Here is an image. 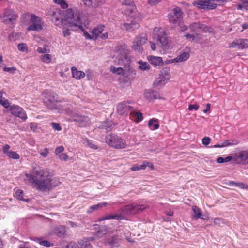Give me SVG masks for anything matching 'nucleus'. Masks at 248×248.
Here are the masks:
<instances>
[{
	"mask_svg": "<svg viewBox=\"0 0 248 248\" xmlns=\"http://www.w3.org/2000/svg\"><path fill=\"white\" fill-rule=\"evenodd\" d=\"M6 155L11 158L14 159H18L20 158V156L16 152L10 151V152L7 153Z\"/></svg>",
	"mask_w": 248,
	"mask_h": 248,
	"instance_id": "obj_43",
	"label": "nucleus"
},
{
	"mask_svg": "<svg viewBox=\"0 0 248 248\" xmlns=\"http://www.w3.org/2000/svg\"><path fill=\"white\" fill-rule=\"evenodd\" d=\"M76 248H93L92 245L87 239L81 240L76 243Z\"/></svg>",
	"mask_w": 248,
	"mask_h": 248,
	"instance_id": "obj_28",
	"label": "nucleus"
},
{
	"mask_svg": "<svg viewBox=\"0 0 248 248\" xmlns=\"http://www.w3.org/2000/svg\"><path fill=\"white\" fill-rule=\"evenodd\" d=\"M241 3L237 5V9L242 10L245 9L246 10H248V0H238Z\"/></svg>",
	"mask_w": 248,
	"mask_h": 248,
	"instance_id": "obj_36",
	"label": "nucleus"
},
{
	"mask_svg": "<svg viewBox=\"0 0 248 248\" xmlns=\"http://www.w3.org/2000/svg\"><path fill=\"white\" fill-rule=\"evenodd\" d=\"M144 96L148 101L151 102L154 99L159 98V93L155 91L150 90H145L144 92Z\"/></svg>",
	"mask_w": 248,
	"mask_h": 248,
	"instance_id": "obj_20",
	"label": "nucleus"
},
{
	"mask_svg": "<svg viewBox=\"0 0 248 248\" xmlns=\"http://www.w3.org/2000/svg\"><path fill=\"white\" fill-rule=\"evenodd\" d=\"M132 108L129 105V103L125 102L120 103L117 107V112L120 115H127L131 112Z\"/></svg>",
	"mask_w": 248,
	"mask_h": 248,
	"instance_id": "obj_19",
	"label": "nucleus"
},
{
	"mask_svg": "<svg viewBox=\"0 0 248 248\" xmlns=\"http://www.w3.org/2000/svg\"><path fill=\"white\" fill-rule=\"evenodd\" d=\"M138 69L141 71H148L151 69L150 64L146 62L140 60L137 62Z\"/></svg>",
	"mask_w": 248,
	"mask_h": 248,
	"instance_id": "obj_27",
	"label": "nucleus"
},
{
	"mask_svg": "<svg viewBox=\"0 0 248 248\" xmlns=\"http://www.w3.org/2000/svg\"><path fill=\"white\" fill-rule=\"evenodd\" d=\"M221 144L223 146V147H226L227 146H230V145H231L235 144H236V143H232L231 141V140H226V141H224L223 142H222Z\"/></svg>",
	"mask_w": 248,
	"mask_h": 248,
	"instance_id": "obj_59",
	"label": "nucleus"
},
{
	"mask_svg": "<svg viewBox=\"0 0 248 248\" xmlns=\"http://www.w3.org/2000/svg\"><path fill=\"white\" fill-rule=\"evenodd\" d=\"M147 60L149 62L155 67L159 66L163 64V60L161 57L149 55L147 57Z\"/></svg>",
	"mask_w": 248,
	"mask_h": 248,
	"instance_id": "obj_22",
	"label": "nucleus"
},
{
	"mask_svg": "<svg viewBox=\"0 0 248 248\" xmlns=\"http://www.w3.org/2000/svg\"><path fill=\"white\" fill-rule=\"evenodd\" d=\"M10 110L11 113L15 116L18 117L25 121L27 119V116L24 109L19 106L12 105L10 107Z\"/></svg>",
	"mask_w": 248,
	"mask_h": 248,
	"instance_id": "obj_15",
	"label": "nucleus"
},
{
	"mask_svg": "<svg viewBox=\"0 0 248 248\" xmlns=\"http://www.w3.org/2000/svg\"><path fill=\"white\" fill-rule=\"evenodd\" d=\"M235 161L239 164H244L248 163V153L246 151H242L235 156Z\"/></svg>",
	"mask_w": 248,
	"mask_h": 248,
	"instance_id": "obj_21",
	"label": "nucleus"
},
{
	"mask_svg": "<svg viewBox=\"0 0 248 248\" xmlns=\"http://www.w3.org/2000/svg\"><path fill=\"white\" fill-rule=\"evenodd\" d=\"M192 211L194 213L193 217L195 219H198L202 217V212L199 207L196 206H193Z\"/></svg>",
	"mask_w": 248,
	"mask_h": 248,
	"instance_id": "obj_35",
	"label": "nucleus"
},
{
	"mask_svg": "<svg viewBox=\"0 0 248 248\" xmlns=\"http://www.w3.org/2000/svg\"><path fill=\"white\" fill-rule=\"evenodd\" d=\"M37 51L40 54H46L50 52L49 46L47 45H44L43 47H38Z\"/></svg>",
	"mask_w": 248,
	"mask_h": 248,
	"instance_id": "obj_37",
	"label": "nucleus"
},
{
	"mask_svg": "<svg viewBox=\"0 0 248 248\" xmlns=\"http://www.w3.org/2000/svg\"><path fill=\"white\" fill-rule=\"evenodd\" d=\"M17 16V15L14 11L7 10L3 16V21L6 24H12L13 21L15 20Z\"/></svg>",
	"mask_w": 248,
	"mask_h": 248,
	"instance_id": "obj_17",
	"label": "nucleus"
},
{
	"mask_svg": "<svg viewBox=\"0 0 248 248\" xmlns=\"http://www.w3.org/2000/svg\"><path fill=\"white\" fill-rule=\"evenodd\" d=\"M147 207L148 206L146 205H140L136 203L125 205L121 209L123 214H116L114 215H107L99 219L98 221H100L104 220L112 219L116 220L123 219L124 218V215L135 214L138 212H140L144 209H146Z\"/></svg>",
	"mask_w": 248,
	"mask_h": 248,
	"instance_id": "obj_4",
	"label": "nucleus"
},
{
	"mask_svg": "<svg viewBox=\"0 0 248 248\" xmlns=\"http://www.w3.org/2000/svg\"><path fill=\"white\" fill-rule=\"evenodd\" d=\"M106 142L110 146L116 149H123L126 147L125 140L115 135H108L105 138Z\"/></svg>",
	"mask_w": 248,
	"mask_h": 248,
	"instance_id": "obj_10",
	"label": "nucleus"
},
{
	"mask_svg": "<svg viewBox=\"0 0 248 248\" xmlns=\"http://www.w3.org/2000/svg\"><path fill=\"white\" fill-rule=\"evenodd\" d=\"M51 124L54 129L58 131H60L62 130V127L59 123L53 122Z\"/></svg>",
	"mask_w": 248,
	"mask_h": 248,
	"instance_id": "obj_56",
	"label": "nucleus"
},
{
	"mask_svg": "<svg viewBox=\"0 0 248 248\" xmlns=\"http://www.w3.org/2000/svg\"><path fill=\"white\" fill-rule=\"evenodd\" d=\"M189 57V54L188 52H184L176 57L175 60L177 63L185 61L187 60Z\"/></svg>",
	"mask_w": 248,
	"mask_h": 248,
	"instance_id": "obj_32",
	"label": "nucleus"
},
{
	"mask_svg": "<svg viewBox=\"0 0 248 248\" xmlns=\"http://www.w3.org/2000/svg\"><path fill=\"white\" fill-rule=\"evenodd\" d=\"M122 13L128 16H131L136 11V7L132 0H124L122 3Z\"/></svg>",
	"mask_w": 248,
	"mask_h": 248,
	"instance_id": "obj_12",
	"label": "nucleus"
},
{
	"mask_svg": "<svg viewBox=\"0 0 248 248\" xmlns=\"http://www.w3.org/2000/svg\"><path fill=\"white\" fill-rule=\"evenodd\" d=\"M47 15L50 16L55 25L62 29L63 35L65 37L69 36L71 31L83 30V24L79 15L69 13L63 19L60 9L50 8L47 12Z\"/></svg>",
	"mask_w": 248,
	"mask_h": 248,
	"instance_id": "obj_2",
	"label": "nucleus"
},
{
	"mask_svg": "<svg viewBox=\"0 0 248 248\" xmlns=\"http://www.w3.org/2000/svg\"><path fill=\"white\" fill-rule=\"evenodd\" d=\"M185 37L186 38L187 40L189 41H193L197 43H201L197 35H194L193 34L187 33L185 35Z\"/></svg>",
	"mask_w": 248,
	"mask_h": 248,
	"instance_id": "obj_38",
	"label": "nucleus"
},
{
	"mask_svg": "<svg viewBox=\"0 0 248 248\" xmlns=\"http://www.w3.org/2000/svg\"><path fill=\"white\" fill-rule=\"evenodd\" d=\"M21 177L26 185L43 192L49 191L61 184L59 178L54 177L49 169L37 166H32L24 172Z\"/></svg>",
	"mask_w": 248,
	"mask_h": 248,
	"instance_id": "obj_1",
	"label": "nucleus"
},
{
	"mask_svg": "<svg viewBox=\"0 0 248 248\" xmlns=\"http://www.w3.org/2000/svg\"><path fill=\"white\" fill-rule=\"evenodd\" d=\"M113 231L108 229L107 227H103L101 230L98 231L94 237H91L90 240L91 241L94 240L96 238L99 239L101 238L104 235L106 234L112 233Z\"/></svg>",
	"mask_w": 248,
	"mask_h": 248,
	"instance_id": "obj_25",
	"label": "nucleus"
},
{
	"mask_svg": "<svg viewBox=\"0 0 248 248\" xmlns=\"http://www.w3.org/2000/svg\"><path fill=\"white\" fill-rule=\"evenodd\" d=\"M202 24L199 22H195L190 25V29L193 31H200Z\"/></svg>",
	"mask_w": 248,
	"mask_h": 248,
	"instance_id": "obj_41",
	"label": "nucleus"
},
{
	"mask_svg": "<svg viewBox=\"0 0 248 248\" xmlns=\"http://www.w3.org/2000/svg\"><path fill=\"white\" fill-rule=\"evenodd\" d=\"M59 158L62 161H66L68 159V156L65 153H62L58 155Z\"/></svg>",
	"mask_w": 248,
	"mask_h": 248,
	"instance_id": "obj_53",
	"label": "nucleus"
},
{
	"mask_svg": "<svg viewBox=\"0 0 248 248\" xmlns=\"http://www.w3.org/2000/svg\"><path fill=\"white\" fill-rule=\"evenodd\" d=\"M10 147L9 145H5L3 147V153L6 155L7 154V153L10 152V151H9Z\"/></svg>",
	"mask_w": 248,
	"mask_h": 248,
	"instance_id": "obj_62",
	"label": "nucleus"
},
{
	"mask_svg": "<svg viewBox=\"0 0 248 248\" xmlns=\"http://www.w3.org/2000/svg\"><path fill=\"white\" fill-rule=\"evenodd\" d=\"M104 28L103 25H98L92 30L91 33L86 31L83 28L82 30H78V31L83 32V35L86 39L96 40L98 37H100L105 40L108 38V32L103 33Z\"/></svg>",
	"mask_w": 248,
	"mask_h": 248,
	"instance_id": "obj_6",
	"label": "nucleus"
},
{
	"mask_svg": "<svg viewBox=\"0 0 248 248\" xmlns=\"http://www.w3.org/2000/svg\"><path fill=\"white\" fill-rule=\"evenodd\" d=\"M44 24V22L41 17L36 16L34 14H31L30 16V20L27 30L40 32L43 29Z\"/></svg>",
	"mask_w": 248,
	"mask_h": 248,
	"instance_id": "obj_8",
	"label": "nucleus"
},
{
	"mask_svg": "<svg viewBox=\"0 0 248 248\" xmlns=\"http://www.w3.org/2000/svg\"><path fill=\"white\" fill-rule=\"evenodd\" d=\"M93 0H81L83 5L87 7L90 8L95 7L94 4L93 5Z\"/></svg>",
	"mask_w": 248,
	"mask_h": 248,
	"instance_id": "obj_46",
	"label": "nucleus"
},
{
	"mask_svg": "<svg viewBox=\"0 0 248 248\" xmlns=\"http://www.w3.org/2000/svg\"><path fill=\"white\" fill-rule=\"evenodd\" d=\"M162 0H148V3L151 5H154L160 2Z\"/></svg>",
	"mask_w": 248,
	"mask_h": 248,
	"instance_id": "obj_63",
	"label": "nucleus"
},
{
	"mask_svg": "<svg viewBox=\"0 0 248 248\" xmlns=\"http://www.w3.org/2000/svg\"><path fill=\"white\" fill-rule=\"evenodd\" d=\"M157 121V119L153 118L149 121L148 126L151 130H154L157 129L159 128V125L156 123Z\"/></svg>",
	"mask_w": 248,
	"mask_h": 248,
	"instance_id": "obj_34",
	"label": "nucleus"
},
{
	"mask_svg": "<svg viewBox=\"0 0 248 248\" xmlns=\"http://www.w3.org/2000/svg\"><path fill=\"white\" fill-rule=\"evenodd\" d=\"M200 31L205 32H211L213 31V29L210 27L202 24V27H201Z\"/></svg>",
	"mask_w": 248,
	"mask_h": 248,
	"instance_id": "obj_45",
	"label": "nucleus"
},
{
	"mask_svg": "<svg viewBox=\"0 0 248 248\" xmlns=\"http://www.w3.org/2000/svg\"><path fill=\"white\" fill-rule=\"evenodd\" d=\"M24 193L23 190L21 189H17L15 193V197L19 200L23 201L26 202L29 201L28 199L24 198Z\"/></svg>",
	"mask_w": 248,
	"mask_h": 248,
	"instance_id": "obj_31",
	"label": "nucleus"
},
{
	"mask_svg": "<svg viewBox=\"0 0 248 248\" xmlns=\"http://www.w3.org/2000/svg\"><path fill=\"white\" fill-rule=\"evenodd\" d=\"M139 24L135 21H132L130 23H124L121 26V28L128 31H131L138 29Z\"/></svg>",
	"mask_w": 248,
	"mask_h": 248,
	"instance_id": "obj_24",
	"label": "nucleus"
},
{
	"mask_svg": "<svg viewBox=\"0 0 248 248\" xmlns=\"http://www.w3.org/2000/svg\"><path fill=\"white\" fill-rule=\"evenodd\" d=\"M182 15V12L181 9L176 7L169 15V19L170 23L174 24V26L178 24L180 26V31H184L187 30V27L181 22Z\"/></svg>",
	"mask_w": 248,
	"mask_h": 248,
	"instance_id": "obj_7",
	"label": "nucleus"
},
{
	"mask_svg": "<svg viewBox=\"0 0 248 248\" xmlns=\"http://www.w3.org/2000/svg\"><path fill=\"white\" fill-rule=\"evenodd\" d=\"M135 121L137 122H140L143 119L142 114L140 112H135L134 113Z\"/></svg>",
	"mask_w": 248,
	"mask_h": 248,
	"instance_id": "obj_44",
	"label": "nucleus"
},
{
	"mask_svg": "<svg viewBox=\"0 0 248 248\" xmlns=\"http://www.w3.org/2000/svg\"><path fill=\"white\" fill-rule=\"evenodd\" d=\"M231 183L232 184L233 186H238L243 189H245V188H247V185L244 184V183H236L235 182H231Z\"/></svg>",
	"mask_w": 248,
	"mask_h": 248,
	"instance_id": "obj_57",
	"label": "nucleus"
},
{
	"mask_svg": "<svg viewBox=\"0 0 248 248\" xmlns=\"http://www.w3.org/2000/svg\"><path fill=\"white\" fill-rule=\"evenodd\" d=\"M71 71L72 77L76 79L79 80L84 78L85 76L84 72L81 71H78L75 67H72Z\"/></svg>",
	"mask_w": 248,
	"mask_h": 248,
	"instance_id": "obj_26",
	"label": "nucleus"
},
{
	"mask_svg": "<svg viewBox=\"0 0 248 248\" xmlns=\"http://www.w3.org/2000/svg\"><path fill=\"white\" fill-rule=\"evenodd\" d=\"M199 108V106L198 105H189L188 107V109L189 110L192 111L193 109L195 110H197Z\"/></svg>",
	"mask_w": 248,
	"mask_h": 248,
	"instance_id": "obj_61",
	"label": "nucleus"
},
{
	"mask_svg": "<svg viewBox=\"0 0 248 248\" xmlns=\"http://www.w3.org/2000/svg\"><path fill=\"white\" fill-rule=\"evenodd\" d=\"M67 231V228L65 226L59 225L54 228V229L50 232V234H54L59 237L64 236Z\"/></svg>",
	"mask_w": 248,
	"mask_h": 248,
	"instance_id": "obj_23",
	"label": "nucleus"
},
{
	"mask_svg": "<svg viewBox=\"0 0 248 248\" xmlns=\"http://www.w3.org/2000/svg\"><path fill=\"white\" fill-rule=\"evenodd\" d=\"M149 164V162L144 161L141 165H140V170H144Z\"/></svg>",
	"mask_w": 248,
	"mask_h": 248,
	"instance_id": "obj_64",
	"label": "nucleus"
},
{
	"mask_svg": "<svg viewBox=\"0 0 248 248\" xmlns=\"http://www.w3.org/2000/svg\"><path fill=\"white\" fill-rule=\"evenodd\" d=\"M232 157L230 156L226 157L225 158L220 157L217 159V162L218 163H222L224 162H227L231 161L232 160Z\"/></svg>",
	"mask_w": 248,
	"mask_h": 248,
	"instance_id": "obj_47",
	"label": "nucleus"
},
{
	"mask_svg": "<svg viewBox=\"0 0 248 248\" xmlns=\"http://www.w3.org/2000/svg\"><path fill=\"white\" fill-rule=\"evenodd\" d=\"M32 240L39 243L40 245L45 246L46 247H50L53 245V243L49 241L44 240L42 238H34L32 239Z\"/></svg>",
	"mask_w": 248,
	"mask_h": 248,
	"instance_id": "obj_29",
	"label": "nucleus"
},
{
	"mask_svg": "<svg viewBox=\"0 0 248 248\" xmlns=\"http://www.w3.org/2000/svg\"><path fill=\"white\" fill-rule=\"evenodd\" d=\"M76 243L74 242H71L65 245H64L62 248H76Z\"/></svg>",
	"mask_w": 248,
	"mask_h": 248,
	"instance_id": "obj_55",
	"label": "nucleus"
},
{
	"mask_svg": "<svg viewBox=\"0 0 248 248\" xmlns=\"http://www.w3.org/2000/svg\"><path fill=\"white\" fill-rule=\"evenodd\" d=\"M147 40V35L145 34L138 35L133 42L132 48L138 52L142 53L144 50L143 45L146 43Z\"/></svg>",
	"mask_w": 248,
	"mask_h": 248,
	"instance_id": "obj_11",
	"label": "nucleus"
},
{
	"mask_svg": "<svg viewBox=\"0 0 248 248\" xmlns=\"http://www.w3.org/2000/svg\"><path fill=\"white\" fill-rule=\"evenodd\" d=\"M85 143L87 145H88L90 148L93 149H97L98 147L97 146L93 144V143L91 142L88 139H86L85 140Z\"/></svg>",
	"mask_w": 248,
	"mask_h": 248,
	"instance_id": "obj_50",
	"label": "nucleus"
},
{
	"mask_svg": "<svg viewBox=\"0 0 248 248\" xmlns=\"http://www.w3.org/2000/svg\"><path fill=\"white\" fill-rule=\"evenodd\" d=\"M226 2L225 0H201L194 1L193 4L198 9L212 10L221 2Z\"/></svg>",
	"mask_w": 248,
	"mask_h": 248,
	"instance_id": "obj_9",
	"label": "nucleus"
},
{
	"mask_svg": "<svg viewBox=\"0 0 248 248\" xmlns=\"http://www.w3.org/2000/svg\"><path fill=\"white\" fill-rule=\"evenodd\" d=\"M229 47L244 49L248 47V39H236L229 45Z\"/></svg>",
	"mask_w": 248,
	"mask_h": 248,
	"instance_id": "obj_16",
	"label": "nucleus"
},
{
	"mask_svg": "<svg viewBox=\"0 0 248 248\" xmlns=\"http://www.w3.org/2000/svg\"><path fill=\"white\" fill-rule=\"evenodd\" d=\"M124 57L127 62V64L125 67L124 76L127 78L128 79L131 81L136 75V71L134 68L130 66V61L129 59H127L126 56H124Z\"/></svg>",
	"mask_w": 248,
	"mask_h": 248,
	"instance_id": "obj_18",
	"label": "nucleus"
},
{
	"mask_svg": "<svg viewBox=\"0 0 248 248\" xmlns=\"http://www.w3.org/2000/svg\"><path fill=\"white\" fill-rule=\"evenodd\" d=\"M3 70L5 72L13 74L16 71V68L15 67H7L4 66Z\"/></svg>",
	"mask_w": 248,
	"mask_h": 248,
	"instance_id": "obj_49",
	"label": "nucleus"
},
{
	"mask_svg": "<svg viewBox=\"0 0 248 248\" xmlns=\"http://www.w3.org/2000/svg\"><path fill=\"white\" fill-rule=\"evenodd\" d=\"M105 0H94L95 7H98L102 5Z\"/></svg>",
	"mask_w": 248,
	"mask_h": 248,
	"instance_id": "obj_60",
	"label": "nucleus"
},
{
	"mask_svg": "<svg viewBox=\"0 0 248 248\" xmlns=\"http://www.w3.org/2000/svg\"><path fill=\"white\" fill-rule=\"evenodd\" d=\"M49 153V150L47 148H45L43 150L40 151V154L43 157H46L48 155Z\"/></svg>",
	"mask_w": 248,
	"mask_h": 248,
	"instance_id": "obj_54",
	"label": "nucleus"
},
{
	"mask_svg": "<svg viewBox=\"0 0 248 248\" xmlns=\"http://www.w3.org/2000/svg\"><path fill=\"white\" fill-rule=\"evenodd\" d=\"M53 2L60 6L62 9H66L68 7V4L64 0H53Z\"/></svg>",
	"mask_w": 248,
	"mask_h": 248,
	"instance_id": "obj_40",
	"label": "nucleus"
},
{
	"mask_svg": "<svg viewBox=\"0 0 248 248\" xmlns=\"http://www.w3.org/2000/svg\"><path fill=\"white\" fill-rule=\"evenodd\" d=\"M64 150V148L62 146H59L57 147L55 150V154L58 156L61 154L62 153L63 151Z\"/></svg>",
	"mask_w": 248,
	"mask_h": 248,
	"instance_id": "obj_52",
	"label": "nucleus"
},
{
	"mask_svg": "<svg viewBox=\"0 0 248 248\" xmlns=\"http://www.w3.org/2000/svg\"><path fill=\"white\" fill-rule=\"evenodd\" d=\"M44 97L46 99L44 100L45 103L47 105V107L52 109L57 110L58 112L65 113L69 116L71 120L77 122L78 124L81 127L87 126L89 124V118L87 116L79 115L78 114L73 112L69 108H63L61 107L60 103L54 102L55 99L54 98V93L51 92H46L44 93Z\"/></svg>",
	"mask_w": 248,
	"mask_h": 248,
	"instance_id": "obj_3",
	"label": "nucleus"
},
{
	"mask_svg": "<svg viewBox=\"0 0 248 248\" xmlns=\"http://www.w3.org/2000/svg\"><path fill=\"white\" fill-rule=\"evenodd\" d=\"M40 60L44 63L48 64L51 62L52 60V55L46 53L44 55H42L40 57Z\"/></svg>",
	"mask_w": 248,
	"mask_h": 248,
	"instance_id": "obj_33",
	"label": "nucleus"
},
{
	"mask_svg": "<svg viewBox=\"0 0 248 248\" xmlns=\"http://www.w3.org/2000/svg\"><path fill=\"white\" fill-rule=\"evenodd\" d=\"M170 69L167 67L163 68L160 72L159 77L157 80V84L158 85H163L165 84L170 79Z\"/></svg>",
	"mask_w": 248,
	"mask_h": 248,
	"instance_id": "obj_14",
	"label": "nucleus"
},
{
	"mask_svg": "<svg viewBox=\"0 0 248 248\" xmlns=\"http://www.w3.org/2000/svg\"><path fill=\"white\" fill-rule=\"evenodd\" d=\"M107 203L105 202H101L94 205L91 206L87 211V213L90 214L93 211L99 210L107 205Z\"/></svg>",
	"mask_w": 248,
	"mask_h": 248,
	"instance_id": "obj_30",
	"label": "nucleus"
},
{
	"mask_svg": "<svg viewBox=\"0 0 248 248\" xmlns=\"http://www.w3.org/2000/svg\"><path fill=\"white\" fill-rule=\"evenodd\" d=\"M110 71L114 74L124 76V69L121 67L111 66L110 67Z\"/></svg>",
	"mask_w": 248,
	"mask_h": 248,
	"instance_id": "obj_39",
	"label": "nucleus"
},
{
	"mask_svg": "<svg viewBox=\"0 0 248 248\" xmlns=\"http://www.w3.org/2000/svg\"><path fill=\"white\" fill-rule=\"evenodd\" d=\"M122 242L121 239L117 236H113L110 237H106L102 240V243L106 246L110 248H118L120 247Z\"/></svg>",
	"mask_w": 248,
	"mask_h": 248,
	"instance_id": "obj_13",
	"label": "nucleus"
},
{
	"mask_svg": "<svg viewBox=\"0 0 248 248\" xmlns=\"http://www.w3.org/2000/svg\"><path fill=\"white\" fill-rule=\"evenodd\" d=\"M0 104L2 105L5 108H8L10 107L9 102L4 98L0 100Z\"/></svg>",
	"mask_w": 248,
	"mask_h": 248,
	"instance_id": "obj_51",
	"label": "nucleus"
},
{
	"mask_svg": "<svg viewBox=\"0 0 248 248\" xmlns=\"http://www.w3.org/2000/svg\"><path fill=\"white\" fill-rule=\"evenodd\" d=\"M211 139L209 137H205L202 140V143L204 145H208L210 143Z\"/></svg>",
	"mask_w": 248,
	"mask_h": 248,
	"instance_id": "obj_58",
	"label": "nucleus"
},
{
	"mask_svg": "<svg viewBox=\"0 0 248 248\" xmlns=\"http://www.w3.org/2000/svg\"><path fill=\"white\" fill-rule=\"evenodd\" d=\"M18 50L22 52L27 53L28 52V46L25 43H20L17 45Z\"/></svg>",
	"mask_w": 248,
	"mask_h": 248,
	"instance_id": "obj_42",
	"label": "nucleus"
},
{
	"mask_svg": "<svg viewBox=\"0 0 248 248\" xmlns=\"http://www.w3.org/2000/svg\"><path fill=\"white\" fill-rule=\"evenodd\" d=\"M30 129L34 131L37 132L39 131V128L38 126V124L35 123H31L30 124Z\"/></svg>",
	"mask_w": 248,
	"mask_h": 248,
	"instance_id": "obj_48",
	"label": "nucleus"
},
{
	"mask_svg": "<svg viewBox=\"0 0 248 248\" xmlns=\"http://www.w3.org/2000/svg\"><path fill=\"white\" fill-rule=\"evenodd\" d=\"M153 38L160 44L163 53L170 49V42L164 29L159 27H155L153 31Z\"/></svg>",
	"mask_w": 248,
	"mask_h": 248,
	"instance_id": "obj_5",
	"label": "nucleus"
}]
</instances>
